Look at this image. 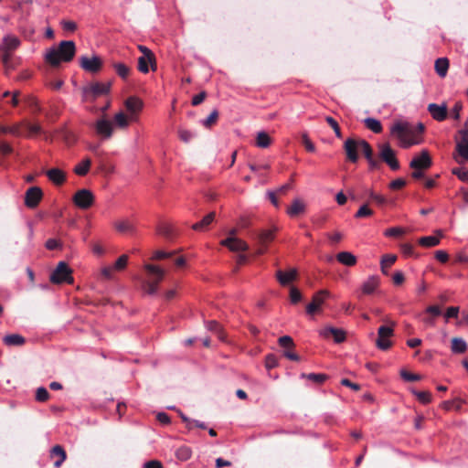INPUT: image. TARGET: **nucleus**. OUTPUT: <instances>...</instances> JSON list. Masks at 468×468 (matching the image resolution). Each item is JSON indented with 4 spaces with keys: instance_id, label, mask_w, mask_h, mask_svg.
I'll list each match as a JSON object with an SVG mask.
<instances>
[{
    "instance_id": "f257e3e1",
    "label": "nucleus",
    "mask_w": 468,
    "mask_h": 468,
    "mask_svg": "<svg viewBox=\"0 0 468 468\" xmlns=\"http://www.w3.org/2000/svg\"><path fill=\"white\" fill-rule=\"evenodd\" d=\"M76 51V47L73 41H61L58 48L49 49L45 56L47 62L50 65L57 67L61 61H70Z\"/></svg>"
},
{
    "instance_id": "f03ea898",
    "label": "nucleus",
    "mask_w": 468,
    "mask_h": 468,
    "mask_svg": "<svg viewBox=\"0 0 468 468\" xmlns=\"http://www.w3.org/2000/svg\"><path fill=\"white\" fill-rule=\"evenodd\" d=\"M390 132L399 141V144L403 148H409L419 144V141L415 139L414 129L408 122L400 121L394 122Z\"/></svg>"
},
{
    "instance_id": "7ed1b4c3",
    "label": "nucleus",
    "mask_w": 468,
    "mask_h": 468,
    "mask_svg": "<svg viewBox=\"0 0 468 468\" xmlns=\"http://www.w3.org/2000/svg\"><path fill=\"white\" fill-rule=\"evenodd\" d=\"M111 83L92 82L81 89L82 100L93 102L98 97L110 92Z\"/></svg>"
},
{
    "instance_id": "20e7f679",
    "label": "nucleus",
    "mask_w": 468,
    "mask_h": 468,
    "mask_svg": "<svg viewBox=\"0 0 468 468\" xmlns=\"http://www.w3.org/2000/svg\"><path fill=\"white\" fill-rule=\"evenodd\" d=\"M71 270L67 265L66 262L60 261L58 262L56 269L53 271V272L50 275V281L53 283L59 284V283H72L73 278L71 276Z\"/></svg>"
},
{
    "instance_id": "39448f33",
    "label": "nucleus",
    "mask_w": 468,
    "mask_h": 468,
    "mask_svg": "<svg viewBox=\"0 0 468 468\" xmlns=\"http://www.w3.org/2000/svg\"><path fill=\"white\" fill-rule=\"evenodd\" d=\"M379 157L392 170H398L399 164L396 158L395 151L390 147L389 144H379Z\"/></svg>"
},
{
    "instance_id": "423d86ee",
    "label": "nucleus",
    "mask_w": 468,
    "mask_h": 468,
    "mask_svg": "<svg viewBox=\"0 0 468 468\" xmlns=\"http://www.w3.org/2000/svg\"><path fill=\"white\" fill-rule=\"evenodd\" d=\"M73 201L80 208L87 209L93 204L94 196L89 189L82 188L75 193Z\"/></svg>"
},
{
    "instance_id": "0eeeda50",
    "label": "nucleus",
    "mask_w": 468,
    "mask_h": 468,
    "mask_svg": "<svg viewBox=\"0 0 468 468\" xmlns=\"http://www.w3.org/2000/svg\"><path fill=\"white\" fill-rule=\"evenodd\" d=\"M394 330L392 327L381 325L378 330V339L376 345L380 350H388L391 346V342L388 338L393 335Z\"/></svg>"
},
{
    "instance_id": "6e6552de",
    "label": "nucleus",
    "mask_w": 468,
    "mask_h": 468,
    "mask_svg": "<svg viewBox=\"0 0 468 468\" xmlns=\"http://www.w3.org/2000/svg\"><path fill=\"white\" fill-rule=\"evenodd\" d=\"M80 65L84 70L96 73L101 70L102 61L98 56H93L91 58L83 56L80 58Z\"/></svg>"
},
{
    "instance_id": "1a4fd4ad",
    "label": "nucleus",
    "mask_w": 468,
    "mask_h": 468,
    "mask_svg": "<svg viewBox=\"0 0 468 468\" xmlns=\"http://www.w3.org/2000/svg\"><path fill=\"white\" fill-rule=\"evenodd\" d=\"M43 192L38 186H31L29 187L25 195V205L27 207L34 208L36 207L40 200L42 199Z\"/></svg>"
},
{
    "instance_id": "9d476101",
    "label": "nucleus",
    "mask_w": 468,
    "mask_h": 468,
    "mask_svg": "<svg viewBox=\"0 0 468 468\" xmlns=\"http://www.w3.org/2000/svg\"><path fill=\"white\" fill-rule=\"evenodd\" d=\"M330 292L327 290H321L317 292L314 296L312 302L306 306V313L313 314L319 311L321 305L324 303L325 299L329 297Z\"/></svg>"
},
{
    "instance_id": "9b49d317",
    "label": "nucleus",
    "mask_w": 468,
    "mask_h": 468,
    "mask_svg": "<svg viewBox=\"0 0 468 468\" xmlns=\"http://www.w3.org/2000/svg\"><path fill=\"white\" fill-rule=\"evenodd\" d=\"M431 165V159L428 151L423 150L419 155H416L410 163V166L414 169H428Z\"/></svg>"
},
{
    "instance_id": "f8f14e48",
    "label": "nucleus",
    "mask_w": 468,
    "mask_h": 468,
    "mask_svg": "<svg viewBox=\"0 0 468 468\" xmlns=\"http://www.w3.org/2000/svg\"><path fill=\"white\" fill-rule=\"evenodd\" d=\"M95 130L97 134L101 136L103 139H109L112 135L113 127L112 123L104 118L99 119L95 122Z\"/></svg>"
},
{
    "instance_id": "ddd939ff",
    "label": "nucleus",
    "mask_w": 468,
    "mask_h": 468,
    "mask_svg": "<svg viewBox=\"0 0 468 468\" xmlns=\"http://www.w3.org/2000/svg\"><path fill=\"white\" fill-rule=\"evenodd\" d=\"M344 148L348 160L356 163L358 160L357 151L360 150L359 141L349 138L345 142Z\"/></svg>"
},
{
    "instance_id": "4468645a",
    "label": "nucleus",
    "mask_w": 468,
    "mask_h": 468,
    "mask_svg": "<svg viewBox=\"0 0 468 468\" xmlns=\"http://www.w3.org/2000/svg\"><path fill=\"white\" fill-rule=\"evenodd\" d=\"M221 244L232 251H245L249 248L248 244L238 236H229L228 239L221 241Z\"/></svg>"
},
{
    "instance_id": "2eb2a0df",
    "label": "nucleus",
    "mask_w": 468,
    "mask_h": 468,
    "mask_svg": "<svg viewBox=\"0 0 468 468\" xmlns=\"http://www.w3.org/2000/svg\"><path fill=\"white\" fill-rule=\"evenodd\" d=\"M319 334L324 338H329L330 336H333L335 342L337 344L346 340V332L342 329L332 326L324 327V329L320 330Z\"/></svg>"
},
{
    "instance_id": "dca6fc26",
    "label": "nucleus",
    "mask_w": 468,
    "mask_h": 468,
    "mask_svg": "<svg viewBox=\"0 0 468 468\" xmlns=\"http://www.w3.org/2000/svg\"><path fill=\"white\" fill-rule=\"evenodd\" d=\"M125 108L129 112V118L131 121L135 120V115L142 110L143 102L141 100L135 97H129L125 102Z\"/></svg>"
},
{
    "instance_id": "f3484780",
    "label": "nucleus",
    "mask_w": 468,
    "mask_h": 468,
    "mask_svg": "<svg viewBox=\"0 0 468 468\" xmlns=\"http://www.w3.org/2000/svg\"><path fill=\"white\" fill-rule=\"evenodd\" d=\"M428 111L432 118L438 122L445 120L448 114L447 107L444 104L430 103L428 105Z\"/></svg>"
},
{
    "instance_id": "a211bd4d",
    "label": "nucleus",
    "mask_w": 468,
    "mask_h": 468,
    "mask_svg": "<svg viewBox=\"0 0 468 468\" xmlns=\"http://www.w3.org/2000/svg\"><path fill=\"white\" fill-rule=\"evenodd\" d=\"M379 277L372 275L368 277L361 285V292L366 295L374 293L377 288L379 286Z\"/></svg>"
},
{
    "instance_id": "6ab92c4d",
    "label": "nucleus",
    "mask_w": 468,
    "mask_h": 468,
    "mask_svg": "<svg viewBox=\"0 0 468 468\" xmlns=\"http://www.w3.org/2000/svg\"><path fill=\"white\" fill-rule=\"evenodd\" d=\"M20 45V40L14 35H7L3 38L0 50L2 52H12L16 49Z\"/></svg>"
},
{
    "instance_id": "aec40b11",
    "label": "nucleus",
    "mask_w": 468,
    "mask_h": 468,
    "mask_svg": "<svg viewBox=\"0 0 468 468\" xmlns=\"http://www.w3.org/2000/svg\"><path fill=\"white\" fill-rule=\"evenodd\" d=\"M48 178L55 185L60 186L66 180L65 173L59 168H51L45 172Z\"/></svg>"
},
{
    "instance_id": "412c9836",
    "label": "nucleus",
    "mask_w": 468,
    "mask_h": 468,
    "mask_svg": "<svg viewBox=\"0 0 468 468\" xmlns=\"http://www.w3.org/2000/svg\"><path fill=\"white\" fill-rule=\"evenodd\" d=\"M296 276L297 271L295 269H292L288 272H283L281 270L276 271V278L282 286L288 285L296 279Z\"/></svg>"
},
{
    "instance_id": "4be33fe9",
    "label": "nucleus",
    "mask_w": 468,
    "mask_h": 468,
    "mask_svg": "<svg viewBox=\"0 0 468 468\" xmlns=\"http://www.w3.org/2000/svg\"><path fill=\"white\" fill-rule=\"evenodd\" d=\"M50 457L58 458L54 463V466L58 468L61 466L63 462L66 460L67 454H66V452L64 451V449L60 445H55L50 451Z\"/></svg>"
},
{
    "instance_id": "5701e85b",
    "label": "nucleus",
    "mask_w": 468,
    "mask_h": 468,
    "mask_svg": "<svg viewBox=\"0 0 468 468\" xmlns=\"http://www.w3.org/2000/svg\"><path fill=\"white\" fill-rule=\"evenodd\" d=\"M144 269L147 271V272L152 275L154 278L153 280H150L151 282H154V283L159 284V282L163 280L165 276V271L161 268L152 265V264H145Z\"/></svg>"
},
{
    "instance_id": "b1692460",
    "label": "nucleus",
    "mask_w": 468,
    "mask_h": 468,
    "mask_svg": "<svg viewBox=\"0 0 468 468\" xmlns=\"http://www.w3.org/2000/svg\"><path fill=\"white\" fill-rule=\"evenodd\" d=\"M305 210V205L304 203L296 198L292 201V205L288 207L287 208V214L292 217H298L299 215L303 214Z\"/></svg>"
},
{
    "instance_id": "393cba45",
    "label": "nucleus",
    "mask_w": 468,
    "mask_h": 468,
    "mask_svg": "<svg viewBox=\"0 0 468 468\" xmlns=\"http://www.w3.org/2000/svg\"><path fill=\"white\" fill-rule=\"evenodd\" d=\"M149 65H151L153 70H156L155 58H145V57L141 56L138 58V69L142 73L149 72Z\"/></svg>"
},
{
    "instance_id": "a878e982",
    "label": "nucleus",
    "mask_w": 468,
    "mask_h": 468,
    "mask_svg": "<svg viewBox=\"0 0 468 468\" xmlns=\"http://www.w3.org/2000/svg\"><path fill=\"white\" fill-rule=\"evenodd\" d=\"M336 260L345 266H354L356 263V257L349 251H341L336 254Z\"/></svg>"
},
{
    "instance_id": "bb28decb",
    "label": "nucleus",
    "mask_w": 468,
    "mask_h": 468,
    "mask_svg": "<svg viewBox=\"0 0 468 468\" xmlns=\"http://www.w3.org/2000/svg\"><path fill=\"white\" fill-rule=\"evenodd\" d=\"M214 217H215L214 213H210V214L207 215L206 217H204V218L201 221L193 224L192 229L195 231H207L208 230L207 227L212 223Z\"/></svg>"
},
{
    "instance_id": "cd10ccee",
    "label": "nucleus",
    "mask_w": 468,
    "mask_h": 468,
    "mask_svg": "<svg viewBox=\"0 0 468 468\" xmlns=\"http://www.w3.org/2000/svg\"><path fill=\"white\" fill-rule=\"evenodd\" d=\"M468 346L461 337H453L452 339L451 350L454 354H463L466 352Z\"/></svg>"
},
{
    "instance_id": "c85d7f7f",
    "label": "nucleus",
    "mask_w": 468,
    "mask_h": 468,
    "mask_svg": "<svg viewBox=\"0 0 468 468\" xmlns=\"http://www.w3.org/2000/svg\"><path fill=\"white\" fill-rule=\"evenodd\" d=\"M3 342L5 345L9 346H20L25 344L26 339L21 335L12 334V335H5L3 338Z\"/></svg>"
},
{
    "instance_id": "c756f323",
    "label": "nucleus",
    "mask_w": 468,
    "mask_h": 468,
    "mask_svg": "<svg viewBox=\"0 0 468 468\" xmlns=\"http://www.w3.org/2000/svg\"><path fill=\"white\" fill-rule=\"evenodd\" d=\"M115 229L118 232H134L136 231L135 226L133 222L127 219H121L115 222Z\"/></svg>"
},
{
    "instance_id": "7c9ffc66",
    "label": "nucleus",
    "mask_w": 468,
    "mask_h": 468,
    "mask_svg": "<svg viewBox=\"0 0 468 468\" xmlns=\"http://www.w3.org/2000/svg\"><path fill=\"white\" fill-rule=\"evenodd\" d=\"M207 329L217 335L219 340L225 341V334L221 325L215 320L206 323Z\"/></svg>"
},
{
    "instance_id": "2f4dec72",
    "label": "nucleus",
    "mask_w": 468,
    "mask_h": 468,
    "mask_svg": "<svg viewBox=\"0 0 468 468\" xmlns=\"http://www.w3.org/2000/svg\"><path fill=\"white\" fill-rule=\"evenodd\" d=\"M449 69V60L440 58L435 61V70L440 77H445Z\"/></svg>"
},
{
    "instance_id": "473e14b6",
    "label": "nucleus",
    "mask_w": 468,
    "mask_h": 468,
    "mask_svg": "<svg viewBox=\"0 0 468 468\" xmlns=\"http://www.w3.org/2000/svg\"><path fill=\"white\" fill-rule=\"evenodd\" d=\"M271 139L269 134L263 131L259 132L256 135V145L260 148H267L270 146Z\"/></svg>"
},
{
    "instance_id": "72a5a7b5",
    "label": "nucleus",
    "mask_w": 468,
    "mask_h": 468,
    "mask_svg": "<svg viewBox=\"0 0 468 468\" xmlns=\"http://www.w3.org/2000/svg\"><path fill=\"white\" fill-rule=\"evenodd\" d=\"M441 236H422L418 243L422 247H434L440 243Z\"/></svg>"
},
{
    "instance_id": "f704fd0d",
    "label": "nucleus",
    "mask_w": 468,
    "mask_h": 468,
    "mask_svg": "<svg viewBox=\"0 0 468 468\" xmlns=\"http://www.w3.org/2000/svg\"><path fill=\"white\" fill-rule=\"evenodd\" d=\"M90 159L85 158L75 166L74 172L79 176H85L90 170Z\"/></svg>"
},
{
    "instance_id": "c9c22d12",
    "label": "nucleus",
    "mask_w": 468,
    "mask_h": 468,
    "mask_svg": "<svg viewBox=\"0 0 468 468\" xmlns=\"http://www.w3.org/2000/svg\"><path fill=\"white\" fill-rule=\"evenodd\" d=\"M176 458L181 462L189 460L192 456V451L187 446H181L176 451Z\"/></svg>"
},
{
    "instance_id": "e433bc0d",
    "label": "nucleus",
    "mask_w": 468,
    "mask_h": 468,
    "mask_svg": "<svg viewBox=\"0 0 468 468\" xmlns=\"http://www.w3.org/2000/svg\"><path fill=\"white\" fill-rule=\"evenodd\" d=\"M365 125L376 133H379L382 131V125L380 122L374 118H367L364 120Z\"/></svg>"
},
{
    "instance_id": "4c0bfd02",
    "label": "nucleus",
    "mask_w": 468,
    "mask_h": 468,
    "mask_svg": "<svg viewBox=\"0 0 468 468\" xmlns=\"http://www.w3.org/2000/svg\"><path fill=\"white\" fill-rule=\"evenodd\" d=\"M411 392L422 404H428L431 400V394L429 391H418L416 389H412Z\"/></svg>"
},
{
    "instance_id": "58836bf2",
    "label": "nucleus",
    "mask_w": 468,
    "mask_h": 468,
    "mask_svg": "<svg viewBox=\"0 0 468 468\" xmlns=\"http://www.w3.org/2000/svg\"><path fill=\"white\" fill-rule=\"evenodd\" d=\"M142 286L144 292L149 295H154L158 291L157 283L151 281H144Z\"/></svg>"
},
{
    "instance_id": "ea45409f",
    "label": "nucleus",
    "mask_w": 468,
    "mask_h": 468,
    "mask_svg": "<svg viewBox=\"0 0 468 468\" xmlns=\"http://www.w3.org/2000/svg\"><path fill=\"white\" fill-rule=\"evenodd\" d=\"M459 154L465 160H468V141L461 139L456 144Z\"/></svg>"
},
{
    "instance_id": "a19ab883",
    "label": "nucleus",
    "mask_w": 468,
    "mask_h": 468,
    "mask_svg": "<svg viewBox=\"0 0 468 468\" xmlns=\"http://www.w3.org/2000/svg\"><path fill=\"white\" fill-rule=\"evenodd\" d=\"M397 256L395 254H385L380 261L381 269L388 268L395 263Z\"/></svg>"
},
{
    "instance_id": "79ce46f5",
    "label": "nucleus",
    "mask_w": 468,
    "mask_h": 468,
    "mask_svg": "<svg viewBox=\"0 0 468 468\" xmlns=\"http://www.w3.org/2000/svg\"><path fill=\"white\" fill-rule=\"evenodd\" d=\"M176 231H178V229L170 222H163L159 226V234H173Z\"/></svg>"
},
{
    "instance_id": "37998d69",
    "label": "nucleus",
    "mask_w": 468,
    "mask_h": 468,
    "mask_svg": "<svg viewBox=\"0 0 468 468\" xmlns=\"http://www.w3.org/2000/svg\"><path fill=\"white\" fill-rule=\"evenodd\" d=\"M302 378H307L309 380H312L315 383H323L324 380L327 379V376L324 374H316V373H310V374H302Z\"/></svg>"
},
{
    "instance_id": "c03bdc74",
    "label": "nucleus",
    "mask_w": 468,
    "mask_h": 468,
    "mask_svg": "<svg viewBox=\"0 0 468 468\" xmlns=\"http://www.w3.org/2000/svg\"><path fill=\"white\" fill-rule=\"evenodd\" d=\"M114 122L120 128H126L128 126V118L122 112H120L115 114Z\"/></svg>"
},
{
    "instance_id": "a18cd8bd",
    "label": "nucleus",
    "mask_w": 468,
    "mask_h": 468,
    "mask_svg": "<svg viewBox=\"0 0 468 468\" xmlns=\"http://www.w3.org/2000/svg\"><path fill=\"white\" fill-rule=\"evenodd\" d=\"M359 144H360V151L364 154L367 160H370L371 157L373 156V151H372V148L369 145V144L367 142H366L365 140H360Z\"/></svg>"
},
{
    "instance_id": "49530a36",
    "label": "nucleus",
    "mask_w": 468,
    "mask_h": 468,
    "mask_svg": "<svg viewBox=\"0 0 468 468\" xmlns=\"http://www.w3.org/2000/svg\"><path fill=\"white\" fill-rule=\"evenodd\" d=\"M452 173L455 175L460 180L468 182V169H465L463 166L454 167L452 168Z\"/></svg>"
},
{
    "instance_id": "de8ad7c7",
    "label": "nucleus",
    "mask_w": 468,
    "mask_h": 468,
    "mask_svg": "<svg viewBox=\"0 0 468 468\" xmlns=\"http://www.w3.org/2000/svg\"><path fill=\"white\" fill-rule=\"evenodd\" d=\"M116 73L122 79H126L130 73V69L122 63H115L113 65Z\"/></svg>"
},
{
    "instance_id": "09e8293b",
    "label": "nucleus",
    "mask_w": 468,
    "mask_h": 468,
    "mask_svg": "<svg viewBox=\"0 0 468 468\" xmlns=\"http://www.w3.org/2000/svg\"><path fill=\"white\" fill-rule=\"evenodd\" d=\"M128 262V256L126 254L122 255L112 265L113 269L117 271H121L126 268Z\"/></svg>"
},
{
    "instance_id": "8fccbe9b",
    "label": "nucleus",
    "mask_w": 468,
    "mask_h": 468,
    "mask_svg": "<svg viewBox=\"0 0 468 468\" xmlns=\"http://www.w3.org/2000/svg\"><path fill=\"white\" fill-rule=\"evenodd\" d=\"M25 127L27 131V136L39 134L42 132L40 125H38L37 123L27 122L25 124Z\"/></svg>"
},
{
    "instance_id": "3c124183",
    "label": "nucleus",
    "mask_w": 468,
    "mask_h": 468,
    "mask_svg": "<svg viewBox=\"0 0 468 468\" xmlns=\"http://www.w3.org/2000/svg\"><path fill=\"white\" fill-rule=\"evenodd\" d=\"M400 376L405 381H409V382L418 381L422 378V377L420 375L413 374V373H410L404 369L400 371Z\"/></svg>"
},
{
    "instance_id": "603ef678",
    "label": "nucleus",
    "mask_w": 468,
    "mask_h": 468,
    "mask_svg": "<svg viewBox=\"0 0 468 468\" xmlns=\"http://www.w3.org/2000/svg\"><path fill=\"white\" fill-rule=\"evenodd\" d=\"M176 251H165L162 250H155L153 254V260H163L166 258H170L175 254Z\"/></svg>"
},
{
    "instance_id": "864d4df0",
    "label": "nucleus",
    "mask_w": 468,
    "mask_h": 468,
    "mask_svg": "<svg viewBox=\"0 0 468 468\" xmlns=\"http://www.w3.org/2000/svg\"><path fill=\"white\" fill-rule=\"evenodd\" d=\"M278 343H279L280 346H282L283 348H290V347L294 346L293 340L289 335L281 336L278 339Z\"/></svg>"
},
{
    "instance_id": "5fc2aeb1",
    "label": "nucleus",
    "mask_w": 468,
    "mask_h": 468,
    "mask_svg": "<svg viewBox=\"0 0 468 468\" xmlns=\"http://www.w3.org/2000/svg\"><path fill=\"white\" fill-rule=\"evenodd\" d=\"M49 394L48 391L43 388L40 387L36 391V399L40 402H44L48 399Z\"/></svg>"
},
{
    "instance_id": "6e6d98bb",
    "label": "nucleus",
    "mask_w": 468,
    "mask_h": 468,
    "mask_svg": "<svg viewBox=\"0 0 468 468\" xmlns=\"http://www.w3.org/2000/svg\"><path fill=\"white\" fill-rule=\"evenodd\" d=\"M325 121L333 128V130L335 131V135L338 138H341L342 137V133H341L340 127H339L337 122L333 117H330V116H327L325 118Z\"/></svg>"
},
{
    "instance_id": "4d7b16f0",
    "label": "nucleus",
    "mask_w": 468,
    "mask_h": 468,
    "mask_svg": "<svg viewBox=\"0 0 468 468\" xmlns=\"http://www.w3.org/2000/svg\"><path fill=\"white\" fill-rule=\"evenodd\" d=\"M290 299H291L292 303H293V304L299 303L302 300V294L297 288L291 287Z\"/></svg>"
},
{
    "instance_id": "13d9d810",
    "label": "nucleus",
    "mask_w": 468,
    "mask_h": 468,
    "mask_svg": "<svg viewBox=\"0 0 468 468\" xmlns=\"http://www.w3.org/2000/svg\"><path fill=\"white\" fill-rule=\"evenodd\" d=\"M218 117V112L217 110H214L206 120L202 121V123L206 127L211 126L217 121Z\"/></svg>"
},
{
    "instance_id": "bf43d9fd",
    "label": "nucleus",
    "mask_w": 468,
    "mask_h": 468,
    "mask_svg": "<svg viewBox=\"0 0 468 468\" xmlns=\"http://www.w3.org/2000/svg\"><path fill=\"white\" fill-rule=\"evenodd\" d=\"M277 365H278V359L274 355L270 354L266 356L265 366L268 369L274 368L277 367Z\"/></svg>"
},
{
    "instance_id": "052dcab7",
    "label": "nucleus",
    "mask_w": 468,
    "mask_h": 468,
    "mask_svg": "<svg viewBox=\"0 0 468 468\" xmlns=\"http://www.w3.org/2000/svg\"><path fill=\"white\" fill-rule=\"evenodd\" d=\"M458 314H459V307L451 306V307L447 308V310L444 314L446 322H448V320L451 318H457Z\"/></svg>"
},
{
    "instance_id": "680f3d73",
    "label": "nucleus",
    "mask_w": 468,
    "mask_h": 468,
    "mask_svg": "<svg viewBox=\"0 0 468 468\" xmlns=\"http://www.w3.org/2000/svg\"><path fill=\"white\" fill-rule=\"evenodd\" d=\"M425 313L435 318L441 314V310L438 305H431L425 309Z\"/></svg>"
},
{
    "instance_id": "e2e57ef3",
    "label": "nucleus",
    "mask_w": 468,
    "mask_h": 468,
    "mask_svg": "<svg viewBox=\"0 0 468 468\" xmlns=\"http://www.w3.org/2000/svg\"><path fill=\"white\" fill-rule=\"evenodd\" d=\"M178 135L183 142L188 143L195 134L190 131L181 129L178 132Z\"/></svg>"
},
{
    "instance_id": "0e129e2a",
    "label": "nucleus",
    "mask_w": 468,
    "mask_h": 468,
    "mask_svg": "<svg viewBox=\"0 0 468 468\" xmlns=\"http://www.w3.org/2000/svg\"><path fill=\"white\" fill-rule=\"evenodd\" d=\"M462 108H463L462 103L456 102L450 112L451 117H452L455 120H459L460 119V112L462 111Z\"/></svg>"
},
{
    "instance_id": "69168bd1",
    "label": "nucleus",
    "mask_w": 468,
    "mask_h": 468,
    "mask_svg": "<svg viewBox=\"0 0 468 468\" xmlns=\"http://www.w3.org/2000/svg\"><path fill=\"white\" fill-rule=\"evenodd\" d=\"M302 142L305 146V149L308 152H314L315 147L314 144L310 141L306 133H303L302 136Z\"/></svg>"
},
{
    "instance_id": "338daca9",
    "label": "nucleus",
    "mask_w": 468,
    "mask_h": 468,
    "mask_svg": "<svg viewBox=\"0 0 468 468\" xmlns=\"http://www.w3.org/2000/svg\"><path fill=\"white\" fill-rule=\"evenodd\" d=\"M114 271L115 270L112 266H105L101 269V275L107 280H112L113 278Z\"/></svg>"
},
{
    "instance_id": "774afa93",
    "label": "nucleus",
    "mask_w": 468,
    "mask_h": 468,
    "mask_svg": "<svg viewBox=\"0 0 468 468\" xmlns=\"http://www.w3.org/2000/svg\"><path fill=\"white\" fill-rule=\"evenodd\" d=\"M372 214V210L367 207V205L362 206L356 212V218H364L370 216Z\"/></svg>"
}]
</instances>
